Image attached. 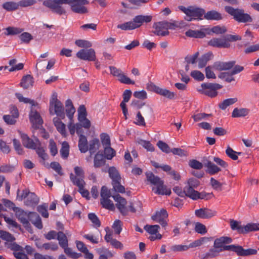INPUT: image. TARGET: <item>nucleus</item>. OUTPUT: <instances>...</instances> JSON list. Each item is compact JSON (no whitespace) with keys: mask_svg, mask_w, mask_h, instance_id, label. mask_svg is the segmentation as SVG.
<instances>
[{"mask_svg":"<svg viewBox=\"0 0 259 259\" xmlns=\"http://www.w3.org/2000/svg\"><path fill=\"white\" fill-rule=\"evenodd\" d=\"M152 20V16L148 15H138L132 21L118 24L117 27L122 30H131L140 27L143 23H148Z\"/></svg>","mask_w":259,"mask_h":259,"instance_id":"f257e3e1","label":"nucleus"},{"mask_svg":"<svg viewBox=\"0 0 259 259\" xmlns=\"http://www.w3.org/2000/svg\"><path fill=\"white\" fill-rule=\"evenodd\" d=\"M178 27V24L175 22H170L166 21L158 22L153 24V28L154 30L153 32L155 35L164 36L168 35L169 31L168 29H175Z\"/></svg>","mask_w":259,"mask_h":259,"instance_id":"f03ea898","label":"nucleus"},{"mask_svg":"<svg viewBox=\"0 0 259 259\" xmlns=\"http://www.w3.org/2000/svg\"><path fill=\"white\" fill-rule=\"evenodd\" d=\"M179 9L186 15L185 19L188 21H191L193 20H201L202 17L204 14V10L194 6H189L186 8L184 6H181Z\"/></svg>","mask_w":259,"mask_h":259,"instance_id":"7ed1b4c3","label":"nucleus"},{"mask_svg":"<svg viewBox=\"0 0 259 259\" xmlns=\"http://www.w3.org/2000/svg\"><path fill=\"white\" fill-rule=\"evenodd\" d=\"M225 10L227 13L233 17L234 19L240 23L251 22L252 18L248 14L245 13L243 9H234L230 6H226Z\"/></svg>","mask_w":259,"mask_h":259,"instance_id":"20e7f679","label":"nucleus"},{"mask_svg":"<svg viewBox=\"0 0 259 259\" xmlns=\"http://www.w3.org/2000/svg\"><path fill=\"white\" fill-rule=\"evenodd\" d=\"M230 226L233 230H236L239 233L242 234L259 230V224L249 223L244 226H242L240 222L233 220L230 221Z\"/></svg>","mask_w":259,"mask_h":259,"instance_id":"39448f33","label":"nucleus"},{"mask_svg":"<svg viewBox=\"0 0 259 259\" xmlns=\"http://www.w3.org/2000/svg\"><path fill=\"white\" fill-rule=\"evenodd\" d=\"M110 178L112 179L113 190L117 193H124L125 188L121 185V177L117 170L114 167H110L108 170Z\"/></svg>","mask_w":259,"mask_h":259,"instance_id":"423d86ee","label":"nucleus"},{"mask_svg":"<svg viewBox=\"0 0 259 259\" xmlns=\"http://www.w3.org/2000/svg\"><path fill=\"white\" fill-rule=\"evenodd\" d=\"M0 237L6 241L5 246L14 251H22L23 247L14 242L15 238L9 232L0 230Z\"/></svg>","mask_w":259,"mask_h":259,"instance_id":"0eeeda50","label":"nucleus"},{"mask_svg":"<svg viewBox=\"0 0 259 259\" xmlns=\"http://www.w3.org/2000/svg\"><path fill=\"white\" fill-rule=\"evenodd\" d=\"M67 2V0H47L44 2L43 5L51 9L53 12L61 15L66 13L62 5L66 4Z\"/></svg>","mask_w":259,"mask_h":259,"instance_id":"6e6552de","label":"nucleus"},{"mask_svg":"<svg viewBox=\"0 0 259 259\" xmlns=\"http://www.w3.org/2000/svg\"><path fill=\"white\" fill-rule=\"evenodd\" d=\"M50 111L52 114L63 118L65 116L64 109L62 103L57 98V95H53L50 102Z\"/></svg>","mask_w":259,"mask_h":259,"instance_id":"1a4fd4ad","label":"nucleus"},{"mask_svg":"<svg viewBox=\"0 0 259 259\" xmlns=\"http://www.w3.org/2000/svg\"><path fill=\"white\" fill-rule=\"evenodd\" d=\"M201 87L202 90H199L201 94L213 98L218 95L217 90L221 89L222 86L215 83H203L201 84Z\"/></svg>","mask_w":259,"mask_h":259,"instance_id":"9d476101","label":"nucleus"},{"mask_svg":"<svg viewBox=\"0 0 259 259\" xmlns=\"http://www.w3.org/2000/svg\"><path fill=\"white\" fill-rule=\"evenodd\" d=\"M66 4L69 5L71 10L76 13L85 14L88 10L84 5L89 4L87 0H67Z\"/></svg>","mask_w":259,"mask_h":259,"instance_id":"9b49d317","label":"nucleus"},{"mask_svg":"<svg viewBox=\"0 0 259 259\" xmlns=\"http://www.w3.org/2000/svg\"><path fill=\"white\" fill-rule=\"evenodd\" d=\"M18 132L23 145L25 147L28 149H35L40 146V142L37 138H34V139H32L27 134L23 133L21 131H18Z\"/></svg>","mask_w":259,"mask_h":259,"instance_id":"f8f14e48","label":"nucleus"},{"mask_svg":"<svg viewBox=\"0 0 259 259\" xmlns=\"http://www.w3.org/2000/svg\"><path fill=\"white\" fill-rule=\"evenodd\" d=\"M109 68L111 74L114 76L118 77V80L120 82L126 84H135V81L132 80L128 77L124 75L120 69L117 68L114 66H110Z\"/></svg>","mask_w":259,"mask_h":259,"instance_id":"ddd939ff","label":"nucleus"},{"mask_svg":"<svg viewBox=\"0 0 259 259\" xmlns=\"http://www.w3.org/2000/svg\"><path fill=\"white\" fill-rule=\"evenodd\" d=\"M76 56L83 60L92 61L96 60L95 51L93 49H81L76 53Z\"/></svg>","mask_w":259,"mask_h":259,"instance_id":"4468645a","label":"nucleus"},{"mask_svg":"<svg viewBox=\"0 0 259 259\" xmlns=\"http://www.w3.org/2000/svg\"><path fill=\"white\" fill-rule=\"evenodd\" d=\"M168 213L166 210L162 209L152 215L151 219L156 222L159 223L162 227H165L167 225L166 221Z\"/></svg>","mask_w":259,"mask_h":259,"instance_id":"2eb2a0df","label":"nucleus"},{"mask_svg":"<svg viewBox=\"0 0 259 259\" xmlns=\"http://www.w3.org/2000/svg\"><path fill=\"white\" fill-rule=\"evenodd\" d=\"M112 197L116 202V206L120 212L123 215H126L128 211L127 208L125 206L127 203L126 200L119 194L113 195Z\"/></svg>","mask_w":259,"mask_h":259,"instance_id":"dca6fc26","label":"nucleus"},{"mask_svg":"<svg viewBox=\"0 0 259 259\" xmlns=\"http://www.w3.org/2000/svg\"><path fill=\"white\" fill-rule=\"evenodd\" d=\"M208 45L213 47L223 48H228L230 46V43L225 37L213 38L208 42Z\"/></svg>","mask_w":259,"mask_h":259,"instance_id":"f3484780","label":"nucleus"},{"mask_svg":"<svg viewBox=\"0 0 259 259\" xmlns=\"http://www.w3.org/2000/svg\"><path fill=\"white\" fill-rule=\"evenodd\" d=\"M15 212L16 216L19 221L23 224V225L27 227L30 225L28 221L29 218V212L24 211L23 210L16 207L14 209Z\"/></svg>","mask_w":259,"mask_h":259,"instance_id":"a211bd4d","label":"nucleus"},{"mask_svg":"<svg viewBox=\"0 0 259 259\" xmlns=\"http://www.w3.org/2000/svg\"><path fill=\"white\" fill-rule=\"evenodd\" d=\"M195 214L199 218L206 219L211 218L216 215L217 212L215 210L207 208H202L195 210Z\"/></svg>","mask_w":259,"mask_h":259,"instance_id":"6ab92c4d","label":"nucleus"},{"mask_svg":"<svg viewBox=\"0 0 259 259\" xmlns=\"http://www.w3.org/2000/svg\"><path fill=\"white\" fill-rule=\"evenodd\" d=\"M29 118L31 122L33 124V126L36 128H38L43 123L42 119H41L39 114L37 111L34 110L33 108H31V111L29 114Z\"/></svg>","mask_w":259,"mask_h":259,"instance_id":"aec40b11","label":"nucleus"},{"mask_svg":"<svg viewBox=\"0 0 259 259\" xmlns=\"http://www.w3.org/2000/svg\"><path fill=\"white\" fill-rule=\"evenodd\" d=\"M232 242V239L231 237L222 236L214 240L213 247L221 252L222 251V248H224L226 244H230Z\"/></svg>","mask_w":259,"mask_h":259,"instance_id":"412c9836","label":"nucleus"},{"mask_svg":"<svg viewBox=\"0 0 259 259\" xmlns=\"http://www.w3.org/2000/svg\"><path fill=\"white\" fill-rule=\"evenodd\" d=\"M75 175L71 174L70 175V178L74 185H77L78 182L81 180L84 182V171L82 168L79 166H75L74 168Z\"/></svg>","mask_w":259,"mask_h":259,"instance_id":"4be33fe9","label":"nucleus"},{"mask_svg":"<svg viewBox=\"0 0 259 259\" xmlns=\"http://www.w3.org/2000/svg\"><path fill=\"white\" fill-rule=\"evenodd\" d=\"M235 61H231L229 62H216L212 66V67L217 70H228L232 68L235 65Z\"/></svg>","mask_w":259,"mask_h":259,"instance_id":"5701e85b","label":"nucleus"},{"mask_svg":"<svg viewBox=\"0 0 259 259\" xmlns=\"http://www.w3.org/2000/svg\"><path fill=\"white\" fill-rule=\"evenodd\" d=\"M152 191L157 194L158 195H169L171 194V191L170 189H167L166 186L164 185V182L162 181L156 187L152 188Z\"/></svg>","mask_w":259,"mask_h":259,"instance_id":"b1692460","label":"nucleus"},{"mask_svg":"<svg viewBox=\"0 0 259 259\" xmlns=\"http://www.w3.org/2000/svg\"><path fill=\"white\" fill-rule=\"evenodd\" d=\"M28 221H30L36 228L39 229H41L43 227L41 218L36 212H29V218Z\"/></svg>","mask_w":259,"mask_h":259,"instance_id":"393cba45","label":"nucleus"},{"mask_svg":"<svg viewBox=\"0 0 259 259\" xmlns=\"http://www.w3.org/2000/svg\"><path fill=\"white\" fill-rule=\"evenodd\" d=\"M204 18L208 20H216L219 21L223 19L222 14L214 10H211L207 12L206 13H204Z\"/></svg>","mask_w":259,"mask_h":259,"instance_id":"a878e982","label":"nucleus"},{"mask_svg":"<svg viewBox=\"0 0 259 259\" xmlns=\"http://www.w3.org/2000/svg\"><path fill=\"white\" fill-rule=\"evenodd\" d=\"M213 58V54L211 52H208L203 55L198 59V68H202L205 67L207 62Z\"/></svg>","mask_w":259,"mask_h":259,"instance_id":"bb28decb","label":"nucleus"},{"mask_svg":"<svg viewBox=\"0 0 259 259\" xmlns=\"http://www.w3.org/2000/svg\"><path fill=\"white\" fill-rule=\"evenodd\" d=\"M78 148L81 153H85L88 151V140L87 137L80 135L78 140Z\"/></svg>","mask_w":259,"mask_h":259,"instance_id":"cd10ccee","label":"nucleus"},{"mask_svg":"<svg viewBox=\"0 0 259 259\" xmlns=\"http://www.w3.org/2000/svg\"><path fill=\"white\" fill-rule=\"evenodd\" d=\"M204 165L207 167V172L211 175H215L221 171V168L211 161L207 160Z\"/></svg>","mask_w":259,"mask_h":259,"instance_id":"c85d7f7f","label":"nucleus"},{"mask_svg":"<svg viewBox=\"0 0 259 259\" xmlns=\"http://www.w3.org/2000/svg\"><path fill=\"white\" fill-rule=\"evenodd\" d=\"M195 188L191 187L188 185H186L184 187V193L185 196H186L193 200H196V194H197L198 191H195Z\"/></svg>","mask_w":259,"mask_h":259,"instance_id":"c756f323","label":"nucleus"},{"mask_svg":"<svg viewBox=\"0 0 259 259\" xmlns=\"http://www.w3.org/2000/svg\"><path fill=\"white\" fill-rule=\"evenodd\" d=\"M249 110L247 108H235L232 113L233 117H244L248 114Z\"/></svg>","mask_w":259,"mask_h":259,"instance_id":"7c9ffc66","label":"nucleus"},{"mask_svg":"<svg viewBox=\"0 0 259 259\" xmlns=\"http://www.w3.org/2000/svg\"><path fill=\"white\" fill-rule=\"evenodd\" d=\"M33 77L30 75H27L24 76L20 83L21 87L25 89H27L33 85Z\"/></svg>","mask_w":259,"mask_h":259,"instance_id":"2f4dec72","label":"nucleus"},{"mask_svg":"<svg viewBox=\"0 0 259 259\" xmlns=\"http://www.w3.org/2000/svg\"><path fill=\"white\" fill-rule=\"evenodd\" d=\"M105 158L102 154H100L99 152L97 153L94 159V166L98 168L104 165L105 163Z\"/></svg>","mask_w":259,"mask_h":259,"instance_id":"473e14b6","label":"nucleus"},{"mask_svg":"<svg viewBox=\"0 0 259 259\" xmlns=\"http://www.w3.org/2000/svg\"><path fill=\"white\" fill-rule=\"evenodd\" d=\"M146 176L147 181L149 182L152 185H153L155 186H156L161 182L162 181V180H161L160 178L155 176L151 172H146Z\"/></svg>","mask_w":259,"mask_h":259,"instance_id":"72a5a7b5","label":"nucleus"},{"mask_svg":"<svg viewBox=\"0 0 259 259\" xmlns=\"http://www.w3.org/2000/svg\"><path fill=\"white\" fill-rule=\"evenodd\" d=\"M100 142L98 139H94L90 141L88 150L91 154H93L98 150L100 147Z\"/></svg>","mask_w":259,"mask_h":259,"instance_id":"f704fd0d","label":"nucleus"},{"mask_svg":"<svg viewBox=\"0 0 259 259\" xmlns=\"http://www.w3.org/2000/svg\"><path fill=\"white\" fill-rule=\"evenodd\" d=\"M256 253L257 250L251 248L244 249L241 246H239V249L237 251V255L240 256H248Z\"/></svg>","mask_w":259,"mask_h":259,"instance_id":"c9c22d12","label":"nucleus"},{"mask_svg":"<svg viewBox=\"0 0 259 259\" xmlns=\"http://www.w3.org/2000/svg\"><path fill=\"white\" fill-rule=\"evenodd\" d=\"M211 239V237H201L200 239L196 240L194 242L189 244V245H188L189 248L200 246L205 242L210 241Z\"/></svg>","mask_w":259,"mask_h":259,"instance_id":"e433bc0d","label":"nucleus"},{"mask_svg":"<svg viewBox=\"0 0 259 259\" xmlns=\"http://www.w3.org/2000/svg\"><path fill=\"white\" fill-rule=\"evenodd\" d=\"M220 251L215 248H210L208 252L200 256L201 259H209L217 256Z\"/></svg>","mask_w":259,"mask_h":259,"instance_id":"4c0bfd02","label":"nucleus"},{"mask_svg":"<svg viewBox=\"0 0 259 259\" xmlns=\"http://www.w3.org/2000/svg\"><path fill=\"white\" fill-rule=\"evenodd\" d=\"M54 122L57 131L63 136H65L66 133L65 130V125L58 118H54Z\"/></svg>","mask_w":259,"mask_h":259,"instance_id":"58836bf2","label":"nucleus"},{"mask_svg":"<svg viewBox=\"0 0 259 259\" xmlns=\"http://www.w3.org/2000/svg\"><path fill=\"white\" fill-rule=\"evenodd\" d=\"M37 246L39 248L44 249L46 250L56 251L58 249L57 244L53 242L46 243L41 245H37Z\"/></svg>","mask_w":259,"mask_h":259,"instance_id":"ea45409f","label":"nucleus"},{"mask_svg":"<svg viewBox=\"0 0 259 259\" xmlns=\"http://www.w3.org/2000/svg\"><path fill=\"white\" fill-rule=\"evenodd\" d=\"M157 94L166 97L169 99H174L176 96V94L174 92H170L166 89H162L160 88V87Z\"/></svg>","mask_w":259,"mask_h":259,"instance_id":"a19ab883","label":"nucleus"},{"mask_svg":"<svg viewBox=\"0 0 259 259\" xmlns=\"http://www.w3.org/2000/svg\"><path fill=\"white\" fill-rule=\"evenodd\" d=\"M57 239L59 241V245L61 247L68 246V240L66 236L62 232H59L57 233Z\"/></svg>","mask_w":259,"mask_h":259,"instance_id":"79ce46f5","label":"nucleus"},{"mask_svg":"<svg viewBox=\"0 0 259 259\" xmlns=\"http://www.w3.org/2000/svg\"><path fill=\"white\" fill-rule=\"evenodd\" d=\"M85 184L84 182H82L81 180L78 182L76 186L78 187V191L81 194L83 197H85L87 199H90L89 192L84 189V185Z\"/></svg>","mask_w":259,"mask_h":259,"instance_id":"37998d69","label":"nucleus"},{"mask_svg":"<svg viewBox=\"0 0 259 259\" xmlns=\"http://www.w3.org/2000/svg\"><path fill=\"white\" fill-rule=\"evenodd\" d=\"M185 34L188 37L195 38H203L205 36V34L199 30H189L186 32Z\"/></svg>","mask_w":259,"mask_h":259,"instance_id":"c03bdc74","label":"nucleus"},{"mask_svg":"<svg viewBox=\"0 0 259 259\" xmlns=\"http://www.w3.org/2000/svg\"><path fill=\"white\" fill-rule=\"evenodd\" d=\"M17 62V60L15 59H13L10 60L9 61V64L12 67L9 69V71L10 72H13L16 70H22L24 67V65L23 63H20L18 64L17 65H15Z\"/></svg>","mask_w":259,"mask_h":259,"instance_id":"a18cd8bd","label":"nucleus"},{"mask_svg":"<svg viewBox=\"0 0 259 259\" xmlns=\"http://www.w3.org/2000/svg\"><path fill=\"white\" fill-rule=\"evenodd\" d=\"M237 101V98H229L224 100L220 103L219 107L222 110L226 109L228 106L233 105Z\"/></svg>","mask_w":259,"mask_h":259,"instance_id":"49530a36","label":"nucleus"},{"mask_svg":"<svg viewBox=\"0 0 259 259\" xmlns=\"http://www.w3.org/2000/svg\"><path fill=\"white\" fill-rule=\"evenodd\" d=\"M48 204L47 203H43L37 207V211L41 214L42 217L48 218L49 217V213L48 212Z\"/></svg>","mask_w":259,"mask_h":259,"instance_id":"de8ad7c7","label":"nucleus"},{"mask_svg":"<svg viewBox=\"0 0 259 259\" xmlns=\"http://www.w3.org/2000/svg\"><path fill=\"white\" fill-rule=\"evenodd\" d=\"M4 9L8 11H14L18 9L19 7L18 2H9L5 3L3 5Z\"/></svg>","mask_w":259,"mask_h":259,"instance_id":"09e8293b","label":"nucleus"},{"mask_svg":"<svg viewBox=\"0 0 259 259\" xmlns=\"http://www.w3.org/2000/svg\"><path fill=\"white\" fill-rule=\"evenodd\" d=\"M104 148V157L107 159H111L116 154L115 151L110 146L105 147Z\"/></svg>","mask_w":259,"mask_h":259,"instance_id":"8fccbe9b","label":"nucleus"},{"mask_svg":"<svg viewBox=\"0 0 259 259\" xmlns=\"http://www.w3.org/2000/svg\"><path fill=\"white\" fill-rule=\"evenodd\" d=\"M69 151V146L67 142H63L62 144V148L60 150L61 156L63 158L68 157Z\"/></svg>","mask_w":259,"mask_h":259,"instance_id":"3c124183","label":"nucleus"},{"mask_svg":"<svg viewBox=\"0 0 259 259\" xmlns=\"http://www.w3.org/2000/svg\"><path fill=\"white\" fill-rule=\"evenodd\" d=\"M101 204L103 207L109 210H113L114 208V204L109 198H101Z\"/></svg>","mask_w":259,"mask_h":259,"instance_id":"603ef678","label":"nucleus"},{"mask_svg":"<svg viewBox=\"0 0 259 259\" xmlns=\"http://www.w3.org/2000/svg\"><path fill=\"white\" fill-rule=\"evenodd\" d=\"M88 218L95 228H98L101 226V222L98 217L94 213H90L88 214Z\"/></svg>","mask_w":259,"mask_h":259,"instance_id":"864d4df0","label":"nucleus"},{"mask_svg":"<svg viewBox=\"0 0 259 259\" xmlns=\"http://www.w3.org/2000/svg\"><path fill=\"white\" fill-rule=\"evenodd\" d=\"M195 231L196 232L201 235H204L206 234L207 232L205 226L199 222H197L195 224Z\"/></svg>","mask_w":259,"mask_h":259,"instance_id":"5fc2aeb1","label":"nucleus"},{"mask_svg":"<svg viewBox=\"0 0 259 259\" xmlns=\"http://www.w3.org/2000/svg\"><path fill=\"white\" fill-rule=\"evenodd\" d=\"M159 228L160 227L157 225H146L144 226V229L150 234H156L158 232Z\"/></svg>","mask_w":259,"mask_h":259,"instance_id":"6e6d98bb","label":"nucleus"},{"mask_svg":"<svg viewBox=\"0 0 259 259\" xmlns=\"http://www.w3.org/2000/svg\"><path fill=\"white\" fill-rule=\"evenodd\" d=\"M64 250V252L69 257L73 258H77L79 257L81 255L80 253H77L73 251L71 248L68 247H62Z\"/></svg>","mask_w":259,"mask_h":259,"instance_id":"4d7b16f0","label":"nucleus"},{"mask_svg":"<svg viewBox=\"0 0 259 259\" xmlns=\"http://www.w3.org/2000/svg\"><path fill=\"white\" fill-rule=\"evenodd\" d=\"M226 153L227 155L232 159L234 160H236L238 159V156L237 154L240 155L241 153L237 152L233 150L231 147L228 146L226 150Z\"/></svg>","mask_w":259,"mask_h":259,"instance_id":"13d9d810","label":"nucleus"},{"mask_svg":"<svg viewBox=\"0 0 259 259\" xmlns=\"http://www.w3.org/2000/svg\"><path fill=\"white\" fill-rule=\"evenodd\" d=\"M27 199V204L32 205L36 204L38 202L37 196L34 193H30Z\"/></svg>","mask_w":259,"mask_h":259,"instance_id":"bf43d9fd","label":"nucleus"},{"mask_svg":"<svg viewBox=\"0 0 259 259\" xmlns=\"http://www.w3.org/2000/svg\"><path fill=\"white\" fill-rule=\"evenodd\" d=\"M102 144L104 147L110 146V139L109 136L105 133H103L100 136Z\"/></svg>","mask_w":259,"mask_h":259,"instance_id":"052dcab7","label":"nucleus"},{"mask_svg":"<svg viewBox=\"0 0 259 259\" xmlns=\"http://www.w3.org/2000/svg\"><path fill=\"white\" fill-rule=\"evenodd\" d=\"M189 165L191 168L195 169H201L203 167V164L195 159L190 160Z\"/></svg>","mask_w":259,"mask_h":259,"instance_id":"680f3d73","label":"nucleus"},{"mask_svg":"<svg viewBox=\"0 0 259 259\" xmlns=\"http://www.w3.org/2000/svg\"><path fill=\"white\" fill-rule=\"evenodd\" d=\"M36 2V0H21L18 4L19 7L25 8L34 5Z\"/></svg>","mask_w":259,"mask_h":259,"instance_id":"e2e57ef3","label":"nucleus"},{"mask_svg":"<svg viewBox=\"0 0 259 259\" xmlns=\"http://www.w3.org/2000/svg\"><path fill=\"white\" fill-rule=\"evenodd\" d=\"M191 76L195 80L202 81L204 79V74L200 71L194 70L191 72Z\"/></svg>","mask_w":259,"mask_h":259,"instance_id":"0e129e2a","label":"nucleus"},{"mask_svg":"<svg viewBox=\"0 0 259 259\" xmlns=\"http://www.w3.org/2000/svg\"><path fill=\"white\" fill-rule=\"evenodd\" d=\"M232 75H231V72H221L218 76L220 78L224 79L228 82H231L234 80V78L232 77Z\"/></svg>","mask_w":259,"mask_h":259,"instance_id":"69168bd1","label":"nucleus"},{"mask_svg":"<svg viewBox=\"0 0 259 259\" xmlns=\"http://www.w3.org/2000/svg\"><path fill=\"white\" fill-rule=\"evenodd\" d=\"M122 222L119 220H116L114 221L112 228L114 229L115 233L117 234H119L122 230Z\"/></svg>","mask_w":259,"mask_h":259,"instance_id":"338daca9","label":"nucleus"},{"mask_svg":"<svg viewBox=\"0 0 259 259\" xmlns=\"http://www.w3.org/2000/svg\"><path fill=\"white\" fill-rule=\"evenodd\" d=\"M157 145L163 152L168 153L170 152V148L165 143L159 141L157 142Z\"/></svg>","mask_w":259,"mask_h":259,"instance_id":"774afa93","label":"nucleus"}]
</instances>
